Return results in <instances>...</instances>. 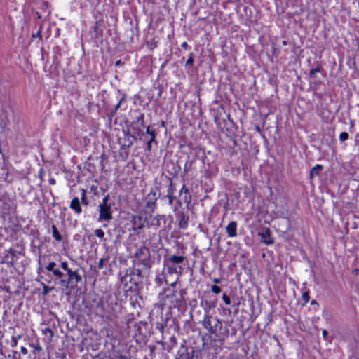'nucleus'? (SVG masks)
<instances>
[{
    "instance_id": "1",
    "label": "nucleus",
    "mask_w": 359,
    "mask_h": 359,
    "mask_svg": "<svg viewBox=\"0 0 359 359\" xmlns=\"http://www.w3.org/2000/svg\"><path fill=\"white\" fill-rule=\"evenodd\" d=\"M45 270L46 271V278H44L46 282L67 288V282L65 278V275L60 268L57 267V264L55 262H49L45 266Z\"/></svg>"
},
{
    "instance_id": "2",
    "label": "nucleus",
    "mask_w": 359,
    "mask_h": 359,
    "mask_svg": "<svg viewBox=\"0 0 359 359\" xmlns=\"http://www.w3.org/2000/svg\"><path fill=\"white\" fill-rule=\"evenodd\" d=\"M109 198V195L105 196L99 205L100 221H109L112 218L111 205L108 203Z\"/></svg>"
},
{
    "instance_id": "3",
    "label": "nucleus",
    "mask_w": 359,
    "mask_h": 359,
    "mask_svg": "<svg viewBox=\"0 0 359 359\" xmlns=\"http://www.w3.org/2000/svg\"><path fill=\"white\" fill-rule=\"evenodd\" d=\"M212 317L209 315L208 313H206L203 319L202 320V325L203 327L206 329L210 334H216L217 332V328L219 327H221L222 323L221 321L217 318H214L215 323H212Z\"/></svg>"
},
{
    "instance_id": "4",
    "label": "nucleus",
    "mask_w": 359,
    "mask_h": 359,
    "mask_svg": "<svg viewBox=\"0 0 359 359\" xmlns=\"http://www.w3.org/2000/svg\"><path fill=\"white\" fill-rule=\"evenodd\" d=\"M60 268L65 271L68 276V278H65V280L67 282V287L71 283H75L76 284L81 280V276L76 271H72L69 268L68 263L67 262H62L60 264Z\"/></svg>"
},
{
    "instance_id": "5",
    "label": "nucleus",
    "mask_w": 359,
    "mask_h": 359,
    "mask_svg": "<svg viewBox=\"0 0 359 359\" xmlns=\"http://www.w3.org/2000/svg\"><path fill=\"white\" fill-rule=\"evenodd\" d=\"M136 259L145 266H149L150 254L149 250L144 245L141 246L135 255Z\"/></svg>"
},
{
    "instance_id": "6",
    "label": "nucleus",
    "mask_w": 359,
    "mask_h": 359,
    "mask_svg": "<svg viewBox=\"0 0 359 359\" xmlns=\"http://www.w3.org/2000/svg\"><path fill=\"white\" fill-rule=\"evenodd\" d=\"M168 298H170V306L177 307L182 304V296L180 293L175 291L172 292L171 297L167 296Z\"/></svg>"
},
{
    "instance_id": "7",
    "label": "nucleus",
    "mask_w": 359,
    "mask_h": 359,
    "mask_svg": "<svg viewBox=\"0 0 359 359\" xmlns=\"http://www.w3.org/2000/svg\"><path fill=\"white\" fill-rule=\"evenodd\" d=\"M229 237L233 238L237 236V223L234 221L231 222L226 228Z\"/></svg>"
},
{
    "instance_id": "8",
    "label": "nucleus",
    "mask_w": 359,
    "mask_h": 359,
    "mask_svg": "<svg viewBox=\"0 0 359 359\" xmlns=\"http://www.w3.org/2000/svg\"><path fill=\"white\" fill-rule=\"evenodd\" d=\"M70 208L76 214H80L82 210L80 205V201L77 197H75L72 200L70 203Z\"/></svg>"
},
{
    "instance_id": "9",
    "label": "nucleus",
    "mask_w": 359,
    "mask_h": 359,
    "mask_svg": "<svg viewBox=\"0 0 359 359\" xmlns=\"http://www.w3.org/2000/svg\"><path fill=\"white\" fill-rule=\"evenodd\" d=\"M259 234L261 236L263 242L265 243L266 244L269 245L273 243V240L271 239L270 231L269 229H266L262 232L259 233Z\"/></svg>"
},
{
    "instance_id": "10",
    "label": "nucleus",
    "mask_w": 359,
    "mask_h": 359,
    "mask_svg": "<svg viewBox=\"0 0 359 359\" xmlns=\"http://www.w3.org/2000/svg\"><path fill=\"white\" fill-rule=\"evenodd\" d=\"M146 133L147 134L149 135L150 136V138L149 140H148L147 142V149L148 150H150L151 149V144L153 142H155V138H156V132L155 130H150V127L148 126L147 128V131Z\"/></svg>"
},
{
    "instance_id": "11",
    "label": "nucleus",
    "mask_w": 359,
    "mask_h": 359,
    "mask_svg": "<svg viewBox=\"0 0 359 359\" xmlns=\"http://www.w3.org/2000/svg\"><path fill=\"white\" fill-rule=\"evenodd\" d=\"M51 229L53 237L56 241L60 242L62 240V236L60 233L55 225H52Z\"/></svg>"
},
{
    "instance_id": "12",
    "label": "nucleus",
    "mask_w": 359,
    "mask_h": 359,
    "mask_svg": "<svg viewBox=\"0 0 359 359\" xmlns=\"http://www.w3.org/2000/svg\"><path fill=\"white\" fill-rule=\"evenodd\" d=\"M125 135L126 137V143L124 146L130 147L136 140V137L134 135H130L129 132L126 133Z\"/></svg>"
},
{
    "instance_id": "13",
    "label": "nucleus",
    "mask_w": 359,
    "mask_h": 359,
    "mask_svg": "<svg viewBox=\"0 0 359 359\" xmlns=\"http://www.w3.org/2000/svg\"><path fill=\"white\" fill-rule=\"evenodd\" d=\"M188 220H189V217H187L184 215H182L181 216V218H180V222H179L180 227L182 228V229H186L187 226Z\"/></svg>"
},
{
    "instance_id": "14",
    "label": "nucleus",
    "mask_w": 359,
    "mask_h": 359,
    "mask_svg": "<svg viewBox=\"0 0 359 359\" xmlns=\"http://www.w3.org/2000/svg\"><path fill=\"white\" fill-rule=\"evenodd\" d=\"M169 260L175 264H180L184 262V257L183 256L172 255L169 257Z\"/></svg>"
},
{
    "instance_id": "15",
    "label": "nucleus",
    "mask_w": 359,
    "mask_h": 359,
    "mask_svg": "<svg viewBox=\"0 0 359 359\" xmlns=\"http://www.w3.org/2000/svg\"><path fill=\"white\" fill-rule=\"evenodd\" d=\"M184 194V201L187 203L190 202V196H189V191L188 189H187L184 185L182 187L180 190V195L182 196V194Z\"/></svg>"
},
{
    "instance_id": "16",
    "label": "nucleus",
    "mask_w": 359,
    "mask_h": 359,
    "mask_svg": "<svg viewBox=\"0 0 359 359\" xmlns=\"http://www.w3.org/2000/svg\"><path fill=\"white\" fill-rule=\"evenodd\" d=\"M41 332L43 334L47 336L48 337L49 341H50L53 337V332L49 327H45L41 329Z\"/></svg>"
},
{
    "instance_id": "17",
    "label": "nucleus",
    "mask_w": 359,
    "mask_h": 359,
    "mask_svg": "<svg viewBox=\"0 0 359 359\" xmlns=\"http://www.w3.org/2000/svg\"><path fill=\"white\" fill-rule=\"evenodd\" d=\"M323 166L321 165L317 164L316 165L311 171V175H318L320 172L322 170Z\"/></svg>"
},
{
    "instance_id": "18",
    "label": "nucleus",
    "mask_w": 359,
    "mask_h": 359,
    "mask_svg": "<svg viewBox=\"0 0 359 359\" xmlns=\"http://www.w3.org/2000/svg\"><path fill=\"white\" fill-rule=\"evenodd\" d=\"M348 137H349V135H348V133L342 132L339 135V140H340V141L344 142V141L348 140Z\"/></svg>"
},
{
    "instance_id": "19",
    "label": "nucleus",
    "mask_w": 359,
    "mask_h": 359,
    "mask_svg": "<svg viewBox=\"0 0 359 359\" xmlns=\"http://www.w3.org/2000/svg\"><path fill=\"white\" fill-rule=\"evenodd\" d=\"M95 235L100 238H103L104 232L102 229H96L95 231Z\"/></svg>"
},
{
    "instance_id": "20",
    "label": "nucleus",
    "mask_w": 359,
    "mask_h": 359,
    "mask_svg": "<svg viewBox=\"0 0 359 359\" xmlns=\"http://www.w3.org/2000/svg\"><path fill=\"white\" fill-rule=\"evenodd\" d=\"M222 299L226 305L231 304V299L225 293H224L222 295Z\"/></svg>"
},
{
    "instance_id": "21",
    "label": "nucleus",
    "mask_w": 359,
    "mask_h": 359,
    "mask_svg": "<svg viewBox=\"0 0 359 359\" xmlns=\"http://www.w3.org/2000/svg\"><path fill=\"white\" fill-rule=\"evenodd\" d=\"M194 63L193 53H190L189 57L186 62V66L192 65Z\"/></svg>"
},
{
    "instance_id": "22",
    "label": "nucleus",
    "mask_w": 359,
    "mask_h": 359,
    "mask_svg": "<svg viewBox=\"0 0 359 359\" xmlns=\"http://www.w3.org/2000/svg\"><path fill=\"white\" fill-rule=\"evenodd\" d=\"M211 290H212V292L213 293H215V294H217L220 293V292H221V288H220L219 286H217V285H212V286L211 287Z\"/></svg>"
},
{
    "instance_id": "23",
    "label": "nucleus",
    "mask_w": 359,
    "mask_h": 359,
    "mask_svg": "<svg viewBox=\"0 0 359 359\" xmlns=\"http://www.w3.org/2000/svg\"><path fill=\"white\" fill-rule=\"evenodd\" d=\"M304 304H306L309 300V295L308 292H304L302 296Z\"/></svg>"
},
{
    "instance_id": "24",
    "label": "nucleus",
    "mask_w": 359,
    "mask_h": 359,
    "mask_svg": "<svg viewBox=\"0 0 359 359\" xmlns=\"http://www.w3.org/2000/svg\"><path fill=\"white\" fill-rule=\"evenodd\" d=\"M320 71V67H316V68L311 69L310 70V76H312V77H314L316 73L319 72Z\"/></svg>"
},
{
    "instance_id": "25",
    "label": "nucleus",
    "mask_w": 359,
    "mask_h": 359,
    "mask_svg": "<svg viewBox=\"0 0 359 359\" xmlns=\"http://www.w3.org/2000/svg\"><path fill=\"white\" fill-rule=\"evenodd\" d=\"M53 289V287H50L46 285L44 283H43V293L44 294H48Z\"/></svg>"
},
{
    "instance_id": "26",
    "label": "nucleus",
    "mask_w": 359,
    "mask_h": 359,
    "mask_svg": "<svg viewBox=\"0 0 359 359\" xmlns=\"http://www.w3.org/2000/svg\"><path fill=\"white\" fill-rule=\"evenodd\" d=\"M105 259L102 258L100 259L99 262H98V265H97V267L100 269H102L103 268V266H104V262Z\"/></svg>"
},
{
    "instance_id": "27",
    "label": "nucleus",
    "mask_w": 359,
    "mask_h": 359,
    "mask_svg": "<svg viewBox=\"0 0 359 359\" xmlns=\"http://www.w3.org/2000/svg\"><path fill=\"white\" fill-rule=\"evenodd\" d=\"M82 203L83 204H87V201H86V193H85V191L83 190V193H82Z\"/></svg>"
},
{
    "instance_id": "28",
    "label": "nucleus",
    "mask_w": 359,
    "mask_h": 359,
    "mask_svg": "<svg viewBox=\"0 0 359 359\" xmlns=\"http://www.w3.org/2000/svg\"><path fill=\"white\" fill-rule=\"evenodd\" d=\"M182 47L183 48H184V49L187 50V49H188V48H189V45H188V43H187V42H183V43H182Z\"/></svg>"
},
{
    "instance_id": "29",
    "label": "nucleus",
    "mask_w": 359,
    "mask_h": 359,
    "mask_svg": "<svg viewBox=\"0 0 359 359\" xmlns=\"http://www.w3.org/2000/svg\"><path fill=\"white\" fill-rule=\"evenodd\" d=\"M327 330H323V337L325 338L327 336Z\"/></svg>"
},
{
    "instance_id": "30",
    "label": "nucleus",
    "mask_w": 359,
    "mask_h": 359,
    "mask_svg": "<svg viewBox=\"0 0 359 359\" xmlns=\"http://www.w3.org/2000/svg\"><path fill=\"white\" fill-rule=\"evenodd\" d=\"M213 282H214L215 283H216V284H218V283H220V280H219V279H218V278H215V279L213 280Z\"/></svg>"
},
{
    "instance_id": "31",
    "label": "nucleus",
    "mask_w": 359,
    "mask_h": 359,
    "mask_svg": "<svg viewBox=\"0 0 359 359\" xmlns=\"http://www.w3.org/2000/svg\"><path fill=\"white\" fill-rule=\"evenodd\" d=\"M121 101L122 100H121L120 102L117 104V105L116 106V109H117L120 107Z\"/></svg>"
},
{
    "instance_id": "32",
    "label": "nucleus",
    "mask_w": 359,
    "mask_h": 359,
    "mask_svg": "<svg viewBox=\"0 0 359 359\" xmlns=\"http://www.w3.org/2000/svg\"><path fill=\"white\" fill-rule=\"evenodd\" d=\"M21 351L22 353H27V349L24 347H22Z\"/></svg>"
},
{
    "instance_id": "33",
    "label": "nucleus",
    "mask_w": 359,
    "mask_h": 359,
    "mask_svg": "<svg viewBox=\"0 0 359 359\" xmlns=\"http://www.w3.org/2000/svg\"><path fill=\"white\" fill-rule=\"evenodd\" d=\"M255 129H256V130H257V132H261V129H260V128H259L258 126H257L255 127Z\"/></svg>"
},
{
    "instance_id": "34",
    "label": "nucleus",
    "mask_w": 359,
    "mask_h": 359,
    "mask_svg": "<svg viewBox=\"0 0 359 359\" xmlns=\"http://www.w3.org/2000/svg\"><path fill=\"white\" fill-rule=\"evenodd\" d=\"M50 183H51V184H54V183H55V180H50Z\"/></svg>"
},
{
    "instance_id": "35",
    "label": "nucleus",
    "mask_w": 359,
    "mask_h": 359,
    "mask_svg": "<svg viewBox=\"0 0 359 359\" xmlns=\"http://www.w3.org/2000/svg\"><path fill=\"white\" fill-rule=\"evenodd\" d=\"M316 303V302L315 300H313V301L311 302V304H315Z\"/></svg>"
},
{
    "instance_id": "36",
    "label": "nucleus",
    "mask_w": 359,
    "mask_h": 359,
    "mask_svg": "<svg viewBox=\"0 0 359 359\" xmlns=\"http://www.w3.org/2000/svg\"><path fill=\"white\" fill-rule=\"evenodd\" d=\"M170 203L171 204L172 203V199L170 198L169 201Z\"/></svg>"
},
{
    "instance_id": "37",
    "label": "nucleus",
    "mask_w": 359,
    "mask_h": 359,
    "mask_svg": "<svg viewBox=\"0 0 359 359\" xmlns=\"http://www.w3.org/2000/svg\"><path fill=\"white\" fill-rule=\"evenodd\" d=\"M119 63H120V61L116 62V65H119Z\"/></svg>"
}]
</instances>
